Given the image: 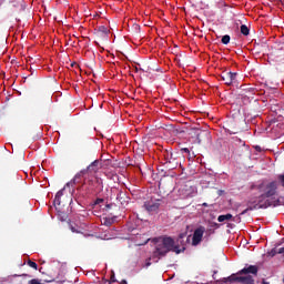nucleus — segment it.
I'll use <instances>...</instances> for the list:
<instances>
[{
    "label": "nucleus",
    "instance_id": "obj_1",
    "mask_svg": "<svg viewBox=\"0 0 284 284\" xmlns=\"http://www.w3.org/2000/svg\"><path fill=\"white\" fill-rule=\"evenodd\" d=\"M251 190H256L258 192V196L256 203L260 204V206L263 210H267V207H272V196L276 194V182H270L267 180H261L256 184H253L251 186Z\"/></svg>",
    "mask_w": 284,
    "mask_h": 284
},
{
    "label": "nucleus",
    "instance_id": "obj_2",
    "mask_svg": "<svg viewBox=\"0 0 284 284\" xmlns=\"http://www.w3.org/2000/svg\"><path fill=\"white\" fill-rule=\"evenodd\" d=\"M65 189H61L58 191L55 194L53 205L58 212V216H60L61 221H67L68 220V207L72 205V197L64 196L63 197V192Z\"/></svg>",
    "mask_w": 284,
    "mask_h": 284
},
{
    "label": "nucleus",
    "instance_id": "obj_3",
    "mask_svg": "<svg viewBox=\"0 0 284 284\" xmlns=\"http://www.w3.org/2000/svg\"><path fill=\"white\" fill-rule=\"evenodd\" d=\"M169 252H175V254H181V250H179V246L174 245V239L163 237L162 242L155 245L153 256H155L156 258H161V256H165Z\"/></svg>",
    "mask_w": 284,
    "mask_h": 284
},
{
    "label": "nucleus",
    "instance_id": "obj_4",
    "mask_svg": "<svg viewBox=\"0 0 284 284\" xmlns=\"http://www.w3.org/2000/svg\"><path fill=\"white\" fill-rule=\"evenodd\" d=\"M99 160H94L87 169L77 173L72 181L67 183V187H69V185H77V183H81V179H88V176L97 174V172H99Z\"/></svg>",
    "mask_w": 284,
    "mask_h": 284
},
{
    "label": "nucleus",
    "instance_id": "obj_5",
    "mask_svg": "<svg viewBox=\"0 0 284 284\" xmlns=\"http://www.w3.org/2000/svg\"><path fill=\"white\" fill-rule=\"evenodd\" d=\"M178 194L181 199H192L193 196H196V186H194V182L187 181L181 184Z\"/></svg>",
    "mask_w": 284,
    "mask_h": 284
},
{
    "label": "nucleus",
    "instance_id": "obj_6",
    "mask_svg": "<svg viewBox=\"0 0 284 284\" xmlns=\"http://www.w3.org/2000/svg\"><path fill=\"white\" fill-rule=\"evenodd\" d=\"M161 197L158 195H149L144 202V207L146 212H158L161 207Z\"/></svg>",
    "mask_w": 284,
    "mask_h": 284
},
{
    "label": "nucleus",
    "instance_id": "obj_7",
    "mask_svg": "<svg viewBox=\"0 0 284 284\" xmlns=\"http://www.w3.org/2000/svg\"><path fill=\"white\" fill-rule=\"evenodd\" d=\"M250 274H252L253 276H258V266L246 265L244 268L237 272L239 276H250Z\"/></svg>",
    "mask_w": 284,
    "mask_h": 284
},
{
    "label": "nucleus",
    "instance_id": "obj_8",
    "mask_svg": "<svg viewBox=\"0 0 284 284\" xmlns=\"http://www.w3.org/2000/svg\"><path fill=\"white\" fill-rule=\"evenodd\" d=\"M111 192H113V194H116V201H119V203H121L122 205H128V203H130V196H128V193L125 191L112 189Z\"/></svg>",
    "mask_w": 284,
    "mask_h": 284
},
{
    "label": "nucleus",
    "instance_id": "obj_9",
    "mask_svg": "<svg viewBox=\"0 0 284 284\" xmlns=\"http://www.w3.org/2000/svg\"><path fill=\"white\" fill-rule=\"evenodd\" d=\"M236 77L237 73L236 72H223L221 74V80L225 83V85H233V83H236Z\"/></svg>",
    "mask_w": 284,
    "mask_h": 284
},
{
    "label": "nucleus",
    "instance_id": "obj_10",
    "mask_svg": "<svg viewBox=\"0 0 284 284\" xmlns=\"http://www.w3.org/2000/svg\"><path fill=\"white\" fill-rule=\"evenodd\" d=\"M203 234H205V227L203 226L197 227L193 233L192 244L199 245V243L203 241Z\"/></svg>",
    "mask_w": 284,
    "mask_h": 284
},
{
    "label": "nucleus",
    "instance_id": "obj_11",
    "mask_svg": "<svg viewBox=\"0 0 284 284\" xmlns=\"http://www.w3.org/2000/svg\"><path fill=\"white\" fill-rule=\"evenodd\" d=\"M248 207L241 212V216L245 215L248 212H252L254 210H263V206H261L260 203L256 202V200L251 199L247 202Z\"/></svg>",
    "mask_w": 284,
    "mask_h": 284
},
{
    "label": "nucleus",
    "instance_id": "obj_12",
    "mask_svg": "<svg viewBox=\"0 0 284 284\" xmlns=\"http://www.w3.org/2000/svg\"><path fill=\"white\" fill-rule=\"evenodd\" d=\"M195 136H196L197 143L200 144L201 142L210 139V131L196 130Z\"/></svg>",
    "mask_w": 284,
    "mask_h": 284
},
{
    "label": "nucleus",
    "instance_id": "obj_13",
    "mask_svg": "<svg viewBox=\"0 0 284 284\" xmlns=\"http://www.w3.org/2000/svg\"><path fill=\"white\" fill-rule=\"evenodd\" d=\"M163 156H164V164L168 165L171 163H174V158H173V153L171 151H163Z\"/></svg>",
    "mask_w": 284,
    "mask_h": 284
},
{
    "label": "nucleus",
    "instance_id": "obj_14",
    "mask_svg": "<svg viewBox=\"0 0 284 284\" xmlns=\"http://www.w3.org/2000/svg\"><path fill=\"white\" fill-rule=\"evenodd\" d=\"M240 283H242V284H254V276H252V275L240 276Z\"/></svg>",
    "mask_w": 284,
    "mask_h": 284
},
{
    "label": "nucleus",
    "instance_id": "obj_15",
    "mask_svg": "<svg viewBox=\"0 0 284 284\" xmlns=\"http://www.w3.org/2000/svg\"><path fill=\"white\" fill-rule=\"evenodd\" d=\"M241 283V276L236 274H232L231 276L225 278V283Z\"/></svg>",
    "mask_w": 284,
    "mask_h": 284
},
{
    "label": "nucleus",
    "instance_id": "obj_16",
    "mask_svg": "<svg viewBox=\"0 0 284 284\" xmlns=\"http://www.w3.org/2000/svg\"><path fill=\"white\" fill-rule=\"evenodd\" d=\"M233 216L231 213H227L225 215H219L217 221L219 223H225V221H232Z\"/></svg>",
    "mask_w": 284,
    "mask_h": 284
},
{
    "label": "nucleus",
    "instance_id": "obj_17",
    "mask_svg": "<svg viewBox=\"0 0 284 284\" xmlns=\"http://www.w3.org/2000/svg\"><path fill=\"white\" fill-rule=\"evenodd\" d=\"M241 30V34H243L244 37H250V28L246 24H242L240 27Z\"/></svg>",
    "mask_w": 284,
    "mask_h": 284
},
{
    "label": "nucleus",
    "instance_id": "obj_18",
    "mask_svg": "<svg viewBox=\"0 0 284 284\" xmlns=\"http://www.w3.org/2000/svg\"><path fill=\"white\" fill-rule=\"evenodd\" d=\"M112 223H114V220H112L110 217H104L102 220V225H105L106 227H110V225H112Z\"/></svg>",
    "mask_w": 284,
    "mask_h": 284
},
{
    "label": "nucleus",
    "instance_id": "obj_19",
    "mask_svg": "<svg viewBox=\"0 0 284 284\" xmlns=\"http://www.w3.org/2000/svg\"><path fill=\"white\" fill-rule=\"evenodd\" d=\"M186 236H187V233H180L178 236V243L183 245V239H185Z\"/></svg>",
    "mask_w": 284,
    "mask_h": 284
},
{
    "label": "nucleus",
    "instance_id": "obj_20",
    "mask_svg": "<svg viewBox=\"0 0 284 284\" xmlns=\"http://www.w3.org/2000/svg\"><path fill=\"white\" fill-rule=\"evenodd\" d=\"M230 40H231L230 36L225 34L222 37L221 41L224 45H227V43H230Z\"/></svg>",
    "mask_w": 284,
    "mask_h": 284
},
{
    "label": "nucleus",
    "instance_id": "obj_21",
    "mask_svg": "<svg viewBox=\"0 0 284 284\" xmlns=\"http://www.w3.org/2000/svg\"><path fill=\"white\" fill-rule=\"evenodd\" d=\"M28 265H29V267H32L33 270H39V265L36 264V262H32V260L28 261Z\"/></svg>",
    "mask_w": 284,
    "mask_h": 284
},
{
    "label": "nucleus",
    "instance_id": "obj_22",
    "mask_svg": "<svg viewBox=\"0 0 284 284\" xmlns=\"http://www.w3.org/2000/svg\"><path fill=\"white\" fill-rule=\"evenodd\" d=\"M276 254H278V248H272L268 253L270 256H276Z\"/></svg>",
    "mask_w": 284,
    "mask_h": 284
},
{
    "label": "nucleus",
    "instance_id": "obj_23",
    "mask_svg": "<svg viewBox=\"0 0 284 284\" xmlns=\"http://www.w3.org/2000/svg\"><path fill=\"white\" fill-rule=\"evenodd\" d=\"M100 32L108 34L110 32V30H108V28H105V27H100Z\"/></svg>",
    "mask_w": 284,
    "mask_h": 284
},
{
    "label": "nucleus",
    "instance_id": "obj_24",
    "mask_svg": "<svg viewBox=\"0 0 284 284\" xmlns=\"http://www.w3.org/2000/svg\"><path fill=\"white\" fill-rule=\"evenodd\" d=\"M29 284H41V282L37 278L30 280Z\"/></svg>",
    "mask_w": 284,
    "mask_h": 284
},
{
    "label": "nucleus",
    "instance_id": "obj_25",
    "mask_svg": "<svg viewBox=\"0 0 284 284\" xmlns=\"http://www.w3.org/2000/svg\"><path fill=\"white\" fill-rule=\"evenodd\" d=\"M112 207H116V204H106L105 210H112Z\"/></svg>",
    "mask_w": 284,
    "mask_h": 284
},
{
    "label": "nucleus",
    "instance_id": "obj_26",
    "mask_svg": "<svg viewBox=\"0 0 284 284\" xmlns=\"http://www.w3.org/2000/svg\"><path fill=\"white\" fill-rule=\"evenodd\" d=\"M149 242H150V237H146V239L144 240V242H143V243H140L139 245H148Z\"/></svg>",
    "mask_w": 284,
    "mask_h": 284
},
{
    "label": "nucleus",
    "instance_id": "obj_27",
    "mask_svg": "<svg viewBox=\"0 0 284 284\" xmlns=\"http://www.w3.org/2000/svg\"><path fill=\"white\" fill-rule=\"evenodd\" d=\"M181 151L185 152V154H190V149H187V148H183V149H181Z\"/></svg>",
    "mask_w": 284,
    "mask_h": 284
},
{
    "label": "nucleus",
    "instance_id": "obj_28",
    "mask_svg": "<svg viewBox=\"0 0 284 284\" xmlns=\"http://www.w3.org/2000/svg\"><path fill=\"white\" fill-rule=\"evenodd\" d=\"M101 203H103V199H97V200H95V205H99V204H101Z\"/></svg>",
    "mask_w": 284,
    "mask_h": 284
},
{
    "label": "nucleus",
    "instance_id": "obj_29",
    "mask_svg": "<svg viewBox=\"0 0 284 284\" xmlns=\"http://www.w3.org/2000/svg\"><path fill=\"white\" fill-rule=\"evenodd\" d=\"M278 254H284V247L278 248Z\"/></svg>",
    "mask_w": 284,
    "mask_h": 284
},
{
    "label": "nucleus",
    "instance_id": "obj_30",
    "mask_svg": "<svg viewBox=\"0 0 284 284\" xmlns=\"http://www.w3.org/2000/svg\"><path fill=\"white\" fill-rule=\"evenodd\" d=\"M262 284H270V282H267V281H265V278H263Z\"/></svg>",
    "mask_w": 284,
    "mask_h": 284
},
{
    "label": "nucleus",
    "instance_id": "obj_31",
    "mask_svg": "<svg viewBox=\"0 0 284 284\" xmlns=\"http://www.w3.org/2000/svg\"><path fill=\"white\" fill-rule=\"evenodd\" d=\"M121 284H128V281L122 280V281H121Z\"/></svg>",
    "mask_w": 284,
    "mask_h": 284
},
{
    "label": "nucleus",
    "instance_id": "obj_32",
    "mask_svg": "<svg viewBox=\"0 0 284 284\" xmlns=\"http://www.w3.org/2000/svg\"><path fill=\"white\" fill-rule=\"evenodd\" d=\"M202 205H203L204 207H207V203H203Z\"/></svg>",
    "mask_w": 284,
    "mask_h": 284
},
{
    "label": "nucleus",
    "instance_id": "obj_33",
    "mask_svg": "<svg viewBox=\"0 0 284 284\" xmlns=\"http://www.w3.org/2000/svg\"><path fill=\"white\" fill-rule=\"evenodd\" d=\"M169 168H171L172 170H174V168H176V166L172 165V166H169Z\"/></svg>",
    "mask_w": 284,
    "mask_h": 284
},
{
    "label": "nucleus",
    "instance_id": "obj_34",
    "mask_svg": "<svg viewBox=\"0 0 284 284\" xmlns=\"http://www.w3.org/2000/svg\"><path fill=\"white\" fill-rule=\"evenodd\" d=\"M111 281H113V283H114V275L111 277Z\"/></svg>",
    "mask_w": 284,
    "mask_h": 284
},
{
    "label": "nucleus",
    "instance_id": "obj_35",
    "mask_svg": "<svg viewBox=\"0 0 284 284\" xmlns=\"http://www.w3.org/2000/svg\"><path fill=\"white\" fill-rule=\"evenodd\" d=\"M182 252H185V247L182 248Z\"/></svg>",
    "mask_w": 284,
    "mask_h": 284
},
{
    "label": "nucleus",
    "instance_id": "obj_36",
    "mask_svg": "<svg viewBox=\"0 0 284 284\" xmlns=\"http://www.w3.org/2000/svg\"><path fill=\"white\" fill-rule=\"evenodd\" d=\"M71 230H72V232H75V231H74V227H72Z\"/></svg>",
    "mask_w": 284,
    "mask_h": 284
},
{
    "label": "nucleus",
    "instance_id": "obj_37",
    "mask_svg": "<svg viewBox=\"0 0 284 284\" xmlns=\"http://www.w3.org/2000/svg\"><path fill=\"white\" fill-rule=\"evenodd\" d=\"M22 276H28V274H22Z\"/></svg>",
    "mask_w": 284,
    "mask_h": 284
},
{
    "label": "nucleus",
    "instance_id": "obj_38",
    "mask_svg": "<svg viewBox=\"0 0 284 284\" xmlns=\"http://www.w3.org/2000/svg\"><path fill=\"white\" fill-rule=\"evenodd\" d=\"M146 265H150V263H148Z\"/></svg>",
    "mask_w": 284,
    "mask_h": 284
}]
</instances>
